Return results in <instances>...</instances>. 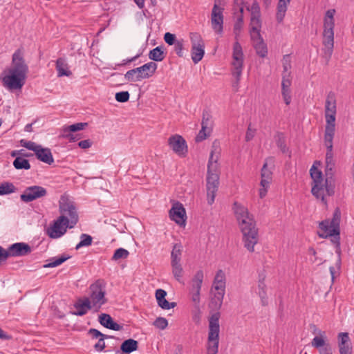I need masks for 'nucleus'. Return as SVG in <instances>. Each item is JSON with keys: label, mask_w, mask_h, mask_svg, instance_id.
Listing matches in <instances>:
<instances>
[{"label": "nucleus", "mask_w": 354, "mask_h": 354, "mask_svg": "<svg viewBox=\"0 0 354 354\" xmlns=\"http://www.w3.org/2000/svg\"><path fill=\"white\" fill-rule=\"evenodd\" d=\"M233 210L243 234L245 248L250 252L254 250V245L259 241L258 229L254 216L248 208L238 202L233 204Z\"/></svg>", "instance_id": "nucleus-1"}, {"label": "nucleus", "mask_w": 354, "mask_h": 354, "mask_svg": "<svg viewBox=\"0 0 354 354\" xmlns=\"http://www.w3.org/2000/svg\"><path fill=\"white\" fill-rule=\"evenodd\" d=\"M28 71V67L25 63L23 52L17 49L12 55V66L2 77L3 86L10 91L21 89L25 84Z\"/></svg>", "instance_id": "nucleus-2"}, {"label": "nucleus", "mask_w": 354, "mask_h": 354, "mask_svg": "<svg viewBox=\"0 0 354 354\" xmlns=\"http://www.w3.org/2000/svg\"><path fill=\"white\" fill-rule=\"evenodd\" d=\"M317 164L320 165V162L315 161L310 169V175L313 180L311 193L317 199H320L325 205H327L326 196H333L335 187L331 183H328L329 177L324 180L322 172L316 167Z\"/></svg>", "instance_id": "nucleus-3"}, {"label": "nucleus", "mask_w": 354, "mask_h": 354, "mask_svg": "<svg viewBox=\"0 0 354 354\" xmlns=\"http://www.w3.org/2000/svg\"><path fill=\"white\" fill-rule=\"evenodd\" d=\"M218 155L212 150L207 163L206 177L207 200L209 205L214 203L219 185Z\"/></svg>", "instance_id": "nucleus-4"}, {"label": "nucleus", "mask_w": 354, "mask_h": 354, "mask_svg": "<svg viewBox=\"0 0 354 354\" xmlns=\"http://www.w3.org/2000/svg\"><path fill=\"white\" fill-rule=\"evenodd\" d=\"M220 313H214L209 319L207 354H217L219 344Z\"/></svg>", "instance_id": "nucleus-5"}, {"label": "nucleus", "mask_w": 354, "mask_h": 354, "mask_svg": "<svg viewBox=\"0 0 354 354\" xmlns=\"http://www.w3.org/2000/svg\"><path fill=\"white\" fill-rule=\"evenodd\" d=\"M105 295L106 289L103 281L97 280L90 286L88 297L86 298L90 301L95 310L98 311L107 302Z\"/></svg>", "instance_id": "nucleus-6"}, {"label": "nucleus", "mask_w": 354, "mask_h": 354, "mask_svg": "<svg viewBox=\"0 0 354 354\" xmlns=\"http://www.w3.org/2000/svg\"><path fill=\"white\" fill-rule=\"evenodd\" d=\"M59 216H64L65 223L71 225L73 228L78 222V214L73 201L67 196H62L59 201Z\"/></svg>", "instance_id": "nucleus-7"}, {"label": "nucleus", "mask_w": 354, "mask_h": 354, "mask_svg": "<svg viewBox=\"0 0 354 354\" xmlns=\"http://www.w3.org/2000/svg\"><path fill=\"white\" fill-rule=\"evenodd\" d=\"M157 64L150 62L142 66L128 71L124 78L129 82H138L153 76L157 69Z\"/></svg>", "instance_id": "nucleus-8"}, {"label": "nucleus", "mask_w": 354, "mask_h": 354, "mask_svg": "<svg viewBox=\"0 0 354 354\" xmlns=\"http://www.w3.org/2000/svg\"><path fill=\"white\" fill-rule=\"evenodd\" d=\"M213 288L216 291L212 299L211 304L214 308L219 309L222 304L225 292V274L222 270H218L215 275Z\"/></svg>", "instance_id": "nucleus-9"}, {"label": "nucleus", "mask_w": 354, "mask_h": 354, "mask_svg": "<svg viewBox=\"0 0 354 354\" xmlns=\"http://www.w3.org/2000/svg\"><path fill=\"white\" fill-rule=\"evenodd\" d=\"M232 58V73L236 78L234 86H237L241 80L243 67V53L242 47L238 41H235L234 44Z\"/></svg>", "instance_id": "nucleus-10"}, {"label": "nucleus", "mask_w": 354, "mask_h": 354, "mask_svg": "<svg viewBox=\"0 0 354 354\" xmlns=\"http://www.w3.org/2000/svg\"><path fill=\"white\" fill-rule=\"evenodd\" d=\"M341 220V211L339 207L335 208L331 221L325 220L319 223V228L326 233V236L339 235V223Z\"/></svg>", "instance_id": "nucleus-11"}, {"label": "nucleus", "mask_w": 354, "mask_h": 354, "mask_svg": "<svg viewBox=\"0 0 354 354\" xmlns=\"http://www.w3.org/2000/svg\"><path fill=\"white\" fill-rule=\"evenodd\" d=\"M192 59L194 64L198 63L205 55V44L201 36L197 32H191Z\"/></svg>", "instance_id": "nucleus-12"}, {"label": "nucleus", "mask_w": 354, "mask_h": 354, "mask_svg": "<svg viewBox=\"0 0 354 354\" xmlns=\"http://www.w3.org/2000/svg\"><path fill=\"white\" fill-rule=\"evenodd\" d=\"M203 272L198 270L196 272L193 279H192V286L189 290L191 295V300L194 303L196 310H199L200 302H201V290L203 281Z\"/></svg>", "instance_id": "nucleus-13"}, {"label": "nucleus", "mask_w": 354, "mask_h": 354, "mask_svg": "<svg viewBox=\"0 0 354 354\" xmlns=\"http://www.w3.org/2000/svg\"><path fill=\"white\" fill-rule=\"evenodd\" d=\"M46 195L47 190L46 188L39 185H33L26 187L23 194H21L20 198L24 203H30Z\"/></svg>", "instance_id": "nucleus-14"}, {"label": "nucleus", "mask_w": 354, "mask_h": 354, "mask_svg": "<svg viewBox=\"0 0 354 354\" xmlns=\"http://www.w3.org/2000/svg\"><path fill=\"white\" fill-rule=\"evenodd\" d=\"M322 44L324 57L330 59L334 48V27H324Z\"/></svg>", "instance_id": "nucleus-15"}, {"label": "nucleus", "mask_w": 354, "mask_h": 354, "mask_svg": "<svg viewBox=\"0 0 354 354\" xmlns=\"http://www.w3.org/2000/svg\"><path fill=\"white\" fill-rule=\"evenodd\" d=\"M336 100L335 94L330 92L326 100L325 118L326 124H335Z\"/></svg>", "instance_id": "nucleus-16"}, {"label": "nucleus", "mask_w": 354, "mask_h": 354, "mask_svg": "<svg viewBox=\"0 0 354 354\" xmlns=\"http://www.w3.org/2000/svg\"><path fill=\"white\" fill-rule=\"evenodd\" d=\"M64 219V216H59L54 224L48 229L47 234L50 238H59L66 233L67 228H70L71 225L65 223Z\"/></svg>", "instance_id": "nucleus-17"}, {"label": "nucleus", "mask_w": 354, "mask_h": 354, "mask_svg": "<svg viewBox=\"0 0 354 354\" xmlns=\"http://www.w3.org/2000/svg\"><path fill=\"white\" fill-rule=\"evenodd\" d=\"M220 0H215V3L212 11V28L218 33L223 32V8L218 6Z\"/></svg>", "instance_id": "nucleus-18"}, {"label": "nucleus", "mask_w": 354, "mask_h": 354, "mask_svg": "<svg viewBox=\"0 0 354 354\" xmlns=\"http://www.w3.org/2000/svg\"><path fill=\"white\" fill-rule=\"evenodd\" d=\"M170 148L178 155L185 156L187 151L185 140L180 135L175 134L168 139Z\"/></svg>", "instance_id": "nucleus-19"}, {"label": "nucleus", "mask_w": 354, "mask_h": 354, "mask_svg": "<svg viewBox=\"0 0 354 354\" xmlns=\"http://www.w3.org/2000/svg\"><path fill=\"white\" fill-rule=\"evenodd\" d=\"M8 257H23L30 254L32 252L31 247L26 243H15L10 245L8 249Z\"/></svg>", "instance_id": "nucleus-20"}, {"label": "nucleus", "mask_w": 354, "mask_h": 354, "mask_svg": "<svg viewBox=\"0 0 354 354\" xmlns=\"http://www.w3.org/2000/svg\"><path fill=\"white\" fill-rule=\"evenodd\" d=\"M274 163V158L268 157L266 159L261 171V187H270L272 180V171L268 168V166H272Z\"/></svg>", "instance_id": "nucleus-21"}, {"label": "nucleus", "mask_w": 354, "mask_h": 354, "mask_svg": "<svg viewBox=\"0 0 354 354\" xmlns=\"http://www.w3.org/2000/svg\"><path fill=\"white\" fill-rule=\"evenodd\" d=\"M170 218L178 225H185L186 218L185 209L179 202L175 203L169 211Z\"/></svg>", "instance_id": "nucleus-22"}, {"label": "nucleus", "mask_w": 354, "mask_h": 354, "mask_svg": "<svg viewBox=\"0 0 354 354\" xmlns=\"http://www.w3.org/2000/svg\"><path fill=\"white\" fill-rule=\"evenodd\" d=\"M340 354H352L351 339L348 333H339L337 335Z\"/></svg>", "instance_id": "nucleus-23"}, {"label": "nucleus", "mask_w": 354, "mask_h": 354, "mask_svg": "<svg viewBox=\"0 0 354 354\" xmlns=\"http://www.w3.org/2000/svg\"><path fill=\"white\" fill-rule=\"evenodd\" d=\"M98 321L102 326L113 330L119 331L123 328L122 326L115 322L113 319L109 314L102 313L99 315Z\"/></svg>", "instance_id": "nucleus-24"}, {"label": "nucleus", "mask_w": 354, "mask_h": 354, "mask_svg": "<svg viewBox=\"0 0 354 354\" xmlns=\"http://www.w3.org/2000/svg\"><path fill=\"white\" fill-rule=\"evenodd\" d=\"M74 307L76 310L72 313L77 316H83L86 315L89 310L93 308L92 305L90 304V301H88L86 297L83 299H79L74 304Z\"/></svg>", "instance_id": "nucleus-25"}, {"label": "nucleus", "mask_w": 354, "mask_h": 354, "mask_svg": "<svg viewBox=\"0 0 354 354\" xmlns=\"http://www.w3.org/2000/svg\"><path fill=\"white\" fill-rule=\"evenodd\" d=\"M335 124H326L324 132V143L326 152H333V140L335 135Z\"/></svg>", "instance_id": "nucleus-26"}, {"label": "nucleus", "mask_w": 354, "mask_h": 354, "mask_svg": "<svg viewBox=\"0 0 354 354\" xmlns=\"http://www.w3.org/2000/svg\"><path fill=\"white\" fill-rule=\"evenodd\" d=\"M156 298L158 302V305L162 309L169 310L173 308L176 306L175 302H169L165 297L167 292L162 289H158L156 291Z\"/></svg>", "instance_id": "nucleus-27"}, {"label": "nucleus", "mask_w": 354, "mask_h": 354, "mask_svg": "<svg viewBox=\"0 0 354 354\" xmlns=\"http://www.w3.org/2000/svg\"><path fill=\"white\" fill-rule=\"evenodd\" d=\"M35 155L38 160L44 163L51 165L54 162L53 154L50 149L48 148H43L41 146L35 153Z\"/></svg>", "instance_id": "nucleus-28"}, {"label": "nucleus", "mask_w": 354, "mask_h": 354, "mask_svg": "<svg viewBox=\"0 0 354 354\" xmlns=\"http://www.w3.org/2000/svg\"><path fill=\"white\" fill-rule=\"evenodd\" d=\"M291 0H279L277 6L276 19L278 23H281L286 16L288 6Z\"/></svg>", "instance_id": "nucleus-29"}, {"label": "nucleus", "mask_w": 354, "mask_h": 354, "mask_svg": "<svg viewBox=\"0 0 354 354\" xmlns=\"http://www.w3.org/2000/svg\"><path fill=\"white\" fill-rule=\"evenodd\" d=\"M333 152H326L325 158V174L326 177L332 178L334 174L335 161Z\"/></svg>", "instance_id": "nucleus-30"}, {"label": "nucleus", "mask_w": 354, "mask_h": 354, "mask_svg": "<svg viewBox=\"0 0 354 354\" xmlns=\"http://www.w3.org/2000/svg\"><path fill=\"white\" fill-rule=\"evenodd\" d=\"M56 70L57 71V76L69 77L72 73L69 70L68 65L64 58H58L56 61Z\"/></svg>", "instance_id": "nucleus-31"}, {"label": "nucleus", "mask_w": 354, "mask_h": 354, "mask_svg": "<svg viewBox=\"0 0 354 354\" xmlns=\"http://www.w3.org/2000/svg\"><path fill=\"white\" fill-rule=\"evenodd\" d=\"M70 258L71 256L66 254H63L60 256L50 258V259L47 260L48 263L44 265V268H48L59 266V265L62 264L64 262H65Z\"/></svg>", "instance_id": "nucleus-32"}, {"label": "nucleus", "mask_w": 354, "mask_h": 354, "mask_svg": "<svg viewBox=\"0 0 354 354\" xmlns=\"http://www.w3.org/2000/svg\"><path fill=\"white\" fill-rule=\"evenodd\" d=\"M138 343L136 340L133 339H128L122 342L120 346V349L123 353L129 354L130 353L138 349Z\"/></svg>", "instance_id": "nucleus-33"}, {"label": "nucleus", "mask_w": 354, "mask_h": 354, "mask_svg": "<svg viewBox=\"0 0 354 354\" xmlns=\"http://www.w3.org/2000/svg\"><path fill=\"white\" fill-rule=\"evenodd\" d=\"M165 57V54L162 46H157L151 50L149 53V58L155 62H161Z\"/></svg>", "instance_id": "nucleus-34"}, {"label": "nucleus", "mask_w": 354, "mask_h": 354, "mask_svg": "<svg viewBox=\"0 0 354 354\" xmlns=\"http://www.w3.org/2000/svg\"><path fill=\"white\" fill-rule=\"evenodd\" d=\"M13 166L16 169L28 170L30 168V165L28 160L21 156H18L14 160Z\"/></svg>", "instance_id": "nucleus-35"}, {"label": "nucleus", "mask_w": 354, "mask_h": 354, "mask_svg": "<svg viewBox=\"0 0 354 354\" xmlns=\"http://www.w3.org/2000/svg\"><path fill=\"white\" fill-rule=\"evenodd\" d=\"M182 245L180 244H175L171 254V263H180L182 254Z\"/></svg>", "instance_id": "nucleus-36"}, {"label": "nucleus", "mask_w": 354, "mask_h": 354, "mask_svg": "<svg viewBox=\"0 0 354 354\" xmlns=\"http://www.w3.org/2000/svg\"><path fill=\"white\" fill-rule=\"evenodd\" d=\"M201 127H203V130L209 129L212 131V129L213 122L212 120V115L207 110H204L203 112Z\"/></svg>", "instance_id": "nucleus-37"}, {"label": "nucleus", "mask_w": 354, "mask_h": 354, "mask_svg": "<svg viewBox=\"0 0 354 354\" xmlns=\"http://www.w3.org/2000/svg\"><path fill=\"white\" fill-rule=\"evenodd\" d=\"M335 10L334 9H330L326 11L324 19V27H335Z\"/></svg>", "instance_id": "nucleus-38"}, {"label": "nucleus", "mask_w": 354, "mask_h": 354, "mask_svg": "<svg viewBox=\"0 0 354 354\" xmlns=\"http://www.w3.org/2000/svg\"><path fill=\"white\" fill-rule=\"evenodd\" d=\"M256 53L261 57H265L268 54L267 46L263 39L256 42L254 44Z\"/></svg>", "instance_id": "nucleus-39"}, {"label": "nucleus", "mask_w": 354, "mask_h": 354, "mask_svg": "<svg viewBox=\"0 0 354 354\" xmlns=\"http://www.w3.org/2000/svg\"><path fill=\"white\" fill-rule=\"evenodd\" d=\"M15 190L16 188L12 183L4 182L0 185V196L12 194Z\"/></svg>", "instance_id": "nucleus-40"}, {"label": "nucleus", "mask_w": 354, "mask_h": 354, "mask_svg": "<svg viewBox=\"0 0 354 354\" xmlns=\"http://www.w3.org/2000/svg\"><path fill=\"white\" fill-rule=\"evenodd\" d=\"M80 241L75 246V249L78 250L82 247L89 246L92 244L93 238L87 234H82L80 235Z\"/></svg>", "instance_id": "nucleus-41"}, {"label": "nucleus", "mask_w": 354, "mask_h": 354, "mask_svg": "<svg viewBox=\"0 0 354 354\" xmlns=\"http://www.w3.org/2000/svg\"><path fill=\"white\" fill-rule=\"evenodd\" d=\"M171 266L174 277L178 281L181 282L183 270L180 263H171Z\"/></svg>", "instance_id": "nucleus-42"}, {"label": "nucleus", "mask_w": 354, "mask_h": 354, "mask_svg": "<svg viewBox=\"0 0 354 354\" xmlns=\"http://www.w3.org/2000/svg\"><path fill=\"white\" fill-rule=\"evenodd\" d=\"M87 125L88 124L86 122L75 123L67 127H64L62 129V132H75L84 129V127Z\"/></svg>", "instance_id": "nucleus-43"}, {"label": "nucleus", "mask_w": 354, "mask_h": 354, "mask_svg": "<svg viewBox=\"0 0 354 354\" xmlns=\"http://www.w3.org/2000/svg\"><path fill=\"white\" fill-rule=\"evenodd\" d=\"M275 140L276 144L277 147L280 149L282 153H286L288 150L286 144V139L282 133H277L275 136Z\"/></svg>", "instance_id": "nucleus-44"}, {"label": "nucleus", "mask_w": 354, "mask_h": 354, "mask_svg": "<svg viewBox=\"0 0 354 354\" xmlns=\"http://www.w3.org/2000/svg\"><path fill=\"white\" fill-rule=\"evenodd\" d=\"M243 25V14L240 13V15L237 17V19L234 25V34L235 39L237 40L238 37L241 34V29Z\"/></svg>", "instance_id": "nucleus-45"}, {"label": "nucleus", "mask_w": 354, "mask_h": 354, "mask_svg": "<svg viewBox=\"0 0 354 354\" xmlns=\"http://www.w3.org/2000/svg\"><path fill=\"white\" fill-rule=\"evenodd\" d=\"M129 254V252L128 250L120 248L117 249L115 251V252L111 258V260L118 261L120 259H127L128 257Z\"/></svg>", "instance_id": "nucleus-46"}, {"label": "nucleus", "mask_w": 354, "mask_h": 354, "mask_svg": "<svg viewBox=\"0 0 354 354\" xmlns=\"http://www.w3.org/2000/svg\"><path fill=\"white\" fill-rule=\"evenodd\" d=\"M20 144L22 147H24L29 150L33 151L35 152V153L37 151V150L41 147V145H37L34 142L27 141L26 140H21Z\"/></svg>", "instance_id": "nucleus-47"}, {"label": "nucleus", "mask_w": 354, "mask_h": 354, "mask_svg": "<svg viewBox=\"0 0 354 354\" xmlns=\"http://www.w3.org/2000/svg\"><path fill=\"white\" fill-rule=\"evenodd\" d=\"M283 74H286L288 76H290V70L291 68V61L289 55H286L283 57Z\"/></svg>", "instance_id": "nucleus-48"}, {"label": "nucleus", "mask_w": 354, "mask_h": 354, "mask_svg": "<svg viewBox=\"0 0 354 354\" xmlns=\"http://www.w3.org/2000/svg\"><path fill=\"white\" fill-rule=\"evenodd\" d=\"M184 40L183 39H178L176 42L174 44V50L177 55L180 57H183V49H184Z\"/></svg>", "instance_id": "nucleus-49"}, {"label": "nucleus", "mask_w": 354, "mask_h": 354, "mask_svg": "<svg viewBox=\"0 0 354 354\" xmlns=\"http://www.w3.org/2000/svg\"><path fill=\"white\" fill-rule=\"evenodd\" d=\"M261 17H251L250 27L252 30H261Z\"/></svg>", "instance_id": "nucleus-50"}, {"label": "nucleus", "mask_w": 354, "mask_h": 354, "mask_svg": "<svg viewBox=\"0 0 354 354\" xmlns=\"http://www.w3.org/2000/svg\"><path fill=\"white\" fill-rule=\"evenodd\" d=\"M129 97L128 91H120L115 93V98L119 102H126L129 100Z\"/></svg>", "instance_id": "nucleus-51"}, {"label": "nucleus", "mask_w": 354, "mask_h": 354, "mask_svg": "<svg viewBox=\"0 0 354 354\" xmlns=\"http://www.w3.org/2000/svg\"><path fill=\"white\" fill-rule=\"evenodd\" d=\"M153 325L161 330L167 328L168 325L167 320L164 317H158L153 322Z\"/></svg>", "instance_id": "nucleus-52"}, {"label": "nucleus", "mask_w": 354, "mask_h": 354, "mask_svg": "<svg viewBox=\"0 0 354 354\" xmlns=\"http://www.w3.org/2000/svg\"><path fill=\"white\" fill-rule=\"evenodd\" d=\"M311 344L313 347L320 349L324 347L325 345H327L328 344H326L324 339H322V337L316 336L313 339Z\"/></svg>", "instance_id": "nucleus-53"}, {"label": "nucleus", "mask_w": 354, "mask_h": 354, "mask_svg": "<svg viewBox=\"0 0 354 354\" xmlns=\"http://www.w3.org/2000/svg\"><path fill=\"white\" fill-rule=\"evenodd\" d=\"M248 10L251 12V17H261L260 7L257 1L252 3L251 7Z\"/></svg>", "instance_id": "nucleus-54"}, {"label": "nucleus", "mask_w": 354, "mask_h": 354, "mask_svg": "<svg viewBox=\"0 0 354 354\" xmlns=\"http://www.w3.org/2000/svg\"><path fill=\"white\" fill-rule=\"evenodd\" d=\"M211 131H212L209 129L203 130V127H201V129L196 137V141L201 142L204 140L210 134Z\"/></svg>", "instance_id": "nucleus-55"}, {"label": "nucleus", "mask_w": 354, "mask_h": 354, "mask_svg": "<svg viewBox=\"0 0 354 354\" xmlns=\"http://www.w3.org/2000/svg\"><path fill=\"white\" fill-rule=\"evenodd\" d=\"M291 85L290 76H288L286 74H283L281 87L282 91L290 90L289 88Z\"/></svg>", "instance_id": "nucleus-56"}, {"label": "nucleus", "mask_w": 354, "mask_h": 354, "mask_svg": "<svg viewBox=\"0 0 354 354\" xmlns=\"http://www.w3.org/2000/svg\"><path fill=\"white\" fill-rule=\"evenodd\" d=\"M88 333L93 337V338H109L111 337V336L104 335L100 331L95 328H91L88 330Z\"/></svg>", "instance_id": "nucleus-57"}, {"label": "nucleus", "mask_w": 354, "mask_h": 354, "mask_svg": "<svg viewBox=\"0 0 354 354\" xmlns=\"http://www.w3.org/2000/svg\"><path fill=\"white\" fill-rule=\"evenodd\" d=\"M165 42L169 45H174L176 42V36L174 34L166 32L164 35Z\"/></svg>", "instance_id": "nucleus-58"}, {"label": "nucleus", "mask_w": 354, "mask_h": 354, "mask_svg": "<svg viewBox=\"0 0 354 354\" xmlns=\"http://www.w3.org/2000/svg\"><path fill=\"white\" fill-rule=\"evenodd\" d=\"M61 137L68 140L70 142H75L80 138L77 135H74L71 132H63Z\"/></svg>", "instance_id": "nucleus-59"}, {"label": "nucleus", "mask_w": 354, "mask_h": 354, "mask_svg": "<svg viewBox=\"0 0 354 354\" xmlns=\"http://www.w3.org/2000/svg\"><path fill=\"white\" fill-rule=\"evenodd\" d=\"M258 295L261 299L262 306H267L268 304V299L267 297L266 290L258 291Z\"/></svg>", "instance_id": "nucleus-60"}, {"label": "nucleus", "mask_w": 354, "mask_h": 354, "mask_svg": "<svg viewBox=\"0 0 354 354\" xmlns=\"http://www.w3.org/2000/svg\"><path fill=\"white\" fill-rule=\"evenodd\" d=\"M250 36H251L252 40H253L254 44L256 42L260 41L261 39H263L261 36V34H260V30H250Z\"/></svg>", "instance_id": "nucleus-61"}, {"label": "nucleus", "mask_w": 354, "mask_h": 354, "mask_svg": "<svg viewBox=\"0 0 354 354\" xmlns=\"http://www.w3.org/2000/svg\"><path fill=\"white\" fill-rule=\"evenodd\" d=\"M256 129H252L251 125L250 124L246 131L245 140L247 142L251 140L254 137Z\"/></svg>", "instance_id": "nucleus-62"}, {"label": "nucleus", "mask_w": 354, "mask_h": 354, "mask_svg": "<svg viewBox=\"0 0 354 354\" xmlns=\"http://www.w3.org/2000/svg\"><path fill=\"white\" fill-rule=\"evenodd\" d=\"M106 338H100L98 342L94 345V348L97 351H102L105 348L104 339Z\"/></svg>", "instance_id": "nucleus-63"}, {"label": "nucleus", "mask_w": 354, "mask_h": 354, "mask_svg": "<svg viewBox=\"0 0 354 354\" xmlns=\"http://www.w3.org/2000/svg\"><path fill=\"white\" fill-rule=\"evenodd\" d=\"M319 354H333L332 348L330 344L325 345L324 347L319 350Z\"/></svg>", "instance_id": "nucleus-64"}]
</instances>
